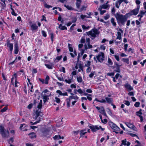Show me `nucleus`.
I'll return each instance as SVG.
<instances>
[{"mask_svg": "<svg viewBox=\"0 0 146 146\" xmlns=\"http://www.w3.org/2000/svg\"><path fill=\"white\" fill-rule=\"evenodd\" d=\"M11 10L12 11L11 12L12 14L14 16H16L17 15V14L15 13L14 9L13 8H11Z\"/></svg>", "mask_w": 146, "mask_h": 146, "instance_id": "nucleus-46", "label": "nucleus"}, {"mask_svg": "<svg viewBox=\"0 0 146 146\" xmlns=\"http://www.w3.org/2000/svg\"><path fill=\"white\" fill-rule=\"evenodd\" d=\"M85 39L82 37L80 40V42L82 43H84L85 42Z\"/></svg>", "mask_w": 146, "mask_h": 146, "instance_id": "nucleus-55", "label": "nucleus"}, {"mask_svg": "<svg viewBox=\"0 0 146 146\" xmlns=\"http://www.w3.org/2000/svg\"><path fill=\"white\" fill-rule=\"evenodd\" d=\"M45 66L48 69H52L53 67V64L52 63H50V64H45Z\"/></svg>", "mask_w": 146, "mask_h": 146, "instance_id": "nucleus-16", "label": "nucleus"}, {"mask_svg": "<svg viewBox=\"0 0 146 146\" xmlns=\"http://www.w3.org/2000/svg\"><path fill=\"white\" fill-rule=\"evenodd\" d=\"M110 16L109 15L107 14L104 17V19L105 20H107L109 18Z\"/></svg>", "mask_w": 146, "mask_h": 146, "instance_id": "nucleus-56", "label": "nucleus"}, {"mask_svg": "<svg viewBox=\"0 0 146 146\" xmlns=\"http://www.w3.org/2000/svg\"><path fill=\"white\" fill-rule=\"evenodd\" d=\"M28 135L30 136V137L31 139L36 138V135L34 132L31 133H29Z\"/></svg>", "mask_w": 146, "mask_h": 146, "instance_id": "nucleus-18", "label": "nucleus"}, {"mask_svg": "<svg viewBox=\"0 0 146 146\" xmlns=\"http://www.w3.org/2000/svg\"><path fill=\"white\" fill-rule=\"evenodd\" d=\"M86 34L88 36L90 35L91 36V38L92 40H93L98 35H99L100 33V31L98 30L96 28H94L92 29L91 31L86 32Z\"/></svg>", "mask_w": 146, "mask_h": 146, "instance_id": "nucleus-2", "label": "nucleus"}, {"mask_svg": "<svg viewBox=\"0 0 146 146\" xmlns=\"http://www.w3.org/2000/svg\"><path fill=\"white\" fill-rule=\"evenodd\" d=\"M64 7H66L68 10H73L74 8L72 7L71 6H70L68 5H64Z\"/></svg>", "mask_w": 146, "mask_h": 146, "instance_id": "nucleus-24", "label": "nucleus"}, {"mask_svg": "<svg viewBox=\"0 0 146 146\" xmlns=\"http://www.w3.org/2000/svg\"><path fill=\"white\" fill-rule=\"evenodd\" d=\"M77 92H78L80 94H81L83 93L82 91L80 88L78 90H77Z\"/></svg>", "mask_w": 146, "mask_h": 146, "instance_id": "nucleus-59", "label": "nucleus"}, {"mask_svg": "<svg viewBox=\"0 0 146 146\" xmlns=\"http://www.w3.org/2000/svg\"><path fill=\"white\" fill-rule=\"evenodd\" d=\"M105 111L104 108L102 106L100 107V109L99 111V112L100 113L102 114L103 112Z\"/></svg>", "mask_w": 146, "mask_h": 146, "instance_id": "nucleus-37", "label": "nucleus"}, {"mask_svg": "<svg viewBox=\"0 0 146 146\" xmlns=\"http://www.w3.org/2000/svg\"><path fill=\"white\" fill-rule=\"evenodd\" d=\"M124 86L129 91L133 90V88L131 87L128 83L125 84Z\"/></svg>", "mask_w": 146, "mask_h": 146, "instance_id": "nucleus-10", "label": "nucleus"}, {"mask_svg": "<svg viewBox=\"0 0 146 146\" xmlns=\"http://www.w3.org/2000/svg\"><path fill=\"white\" fill-rule=\"evenodd\" d=\"M50 36L52 42L53 41V38H54V33L52 32L50 33Z\"/></svg>", "mask_w": 146, "mask_h": 146, "instance_id": "nucleus-40", "label": "nucleus"}, {"mask_svg": "<svg viewBox=\"0 0 146 146\" xmlns=\"http://www.w3.org/2000/svg\"><path fill=\"white\" fill-rule=\"evenodd\" d=\"M120 4L118 3V0L115 3V6L117 8H119Z\"/></svg>", "mask_w": 146, "mask_h": 146, "instance_id": "nucleus-49", "label": "nucleus"}, {"mask_svg": "<svg viewBox=\"0 0 146 146\" xmlns=\"http://www.w3.org/2000/svg\"><path fill=\"white\" fill-rule=\"evenodd\" d=\"M114 16L117 19L118 24L120 26L122 25L124 26L125 23L127 21V19L129 17L127 13L125 15H123L117 13L115 14Z\"/></svg>", "mask_w": 146, "mask_h": 146, "instance_id": "nucleus-1", "label": "nucleus"}, {"mask_svg": "<svg viewBox=\"0 0 146 146\" xmlns=\"http://www.w3.org/2000/svg\"><path fill=\"white\" fill-rule=\"evenodd\" d=\"M117 37L116 39H117L121 40V33L118 31L117 32Z\"/></svg>", "mask_w": 146, "mask_h": 146, "instance_id": "nucleus-25", "label": "nucleus"}, {"mask_svg": "<svg viewBox=\"0 0 146 146\" xmlns=\"http://www.w3.org/2000/svg\"><path fill=\"white\" fill-rule=\"evenodd\" d=\"M118 3H119V4H121L123 2H124L126 4L128 3V2L127 0H118Z\"/></svg>", "mask_w": 146, "mask_h": 146, "instance_id": "nucleus-36", "label": "nucleus"}, {"mask_svg": "<svg viewBox=\"0 0 146 146\" xmlns=\"http://www.w3.org/2000/svg\"><path fill=\"white\" fill-rule=\"evenodd\" d=\"M140 7L138 6L137 8L130 11L129 13H127V15L129 17L132 15H136L138 13L139 9Z\"/></svg>", "mask_w": 146, "mask_h": 146, "instance_id": "nucleus-4", "label": "nucleus"}, {"mask_svg": "<svg viewBox=\"0 0 146 146\" xmlns=\"http://www.w3.org/2000/svg\"><path fill=\"white\" fill-rule=\"evenodd\" d=\"M91 62L90 61H88L86 64H85V66L88 67H90V65Z\"/></svg>", "mask_w": 146, "mask_h": 146, "instance_id": "nucleus-45", "label": "nucleus"}, {"mask_svg": "<svg viewBox=\"0 0 146 146\" xmlns=\"http://www.w3.org/2000/svg\"><path fill=\"white\" fill-rule=\"evenodd\" d=\"M111 22L112 24V25L114 27H115L116 26V23L115 21V19L114 18H112L111 19Z\"/></svg>", "mask_w": 146, "mask_h": 146, "instance_id": "nucleus-23", "label": "nucleus"}, {"mask_svg": "<svg viewBox=\"0 0 146 146\" xmlns=\"http://www.w3.org/2000/svg\"><path fill=\"white\" fill-rule=\"evenodd\" d=\"M86 7L84 5H83L81 8L78 9L80 10V11H82L84 10L85 11L86 10Z\"/></svg>", "mask_w": 146, "mask_h": 146, "instance_id": "nucleus-33", "label": "nucleus"}, {"mask_svg": "<svg viewBox=\"0 0 146 146\" xmlns=\"http://www.w3.org/2000/svg\"><path fill=\"white\" fill-rule=\"evenodd\" d=\"M82 2V0H76V6L77 8L78 9L80 8L81 3Z\"/></svg>", "mask_w": 146, "mask_h": 146, "instance_id": "nucleus-11", "label": "nucleus"}, {"mask_svg": "<svg viewBox=\"0 0 146 146\" xmlns=\"http://www.w3.org/2000/svg\"><path fill=\"white\" fill-rule=\"evenodd\" d=\"M44 5L45 7L48 9H49L50 8H51L52 7V6L47 5V4L46 3H44Z\"/></svg>", "mask_w": 146, "mask_h": 146, "instance_id": "nucleus-47", "label": "nucleus"}, {"mask_svg": "<svg viewBox=\"0 0 146 146\" xmlns=\"http://www.w3.org/2000/svg\"><path fill=\"white\" fill-rule=\"evenodd\" d=\"M35 117L37 119L38 116H40L42 117L43 115V113L41 111L40 109H38L36 110L35 112Z\"/></svg>", "mask_w": 146, "mask_h": 146, "instance_id": "nucleus-7", "label": "nucleus"}, {"mask_svg": "<svg viewBox=\"0 0 146 146\" xmlns=\"http://www.w3.org/2000/svg\"><path fill=\"white\" fill-rule=\"evenodd\" d=\"M17 57H16V58L15 59V60H14L12 62H10L9 63V64L10 65V64H13L15 62H17Z\"/></svg>", "mask_w": 146, "mask_h": 146, "instance_id": "nucleus-57", "label": "nucleus"}, {"mask_svg": "<svg viewBox=\"0 0 146 146\" xmlns=\"http://www.w3.org/2000/svg\"><path fill=\"white\" fill-rule=\"evenodd\" d=\"M48 96H43V102L44 103H45L49 99Z\"/></svg>", "mask_w": 146, "mask_h": 146, "instance_id": "nucleus-27", "label": "nucleus"}, {"mask_svg": "<svg viewBox=\"0 0 146 146\" xmlns=\"http://www.w3.org/2000/svg\"><path fill=\"white\" fill-rule=\"evenodd\" d=\"M14 48L15 54H17L18 53L19 51V47L18 44L17 42L15 43Z\"/></svg>", "mask_w": 146, "mask_h": 146, "instance_id": "nucleus-9", "label": "nucleus"}, {"mask_svg": "<svg viewBox=\"0 0 146 146\" xmlns=\"http://www.w3.org/2000/svg\"><path fill=\"white\" fill-rule=\"evenodd\" d=\"M66 100L67 103V107L68 108H69L70 107V99L68 98L66 99Z\"/></svg>", "mask_w": 146, "mask_h": 146, "instance_id": "nucleus-30", "label": "nucleus"}, {"mask_svg": "<svg viewBox=\"0 0 146 146\" xmlns=\"http://www.w3.org/2000/svg\"><path fill=\"white\" fill-rule=\"evenodd\" d=\"M106 101L107 103L109 104H111L112 102V99L111 98H109L108 97H106L105 98Z\"/></svg>", "mask_w": 146, "mask_h": 146, "instance_id": "nucleus-22", "label": "nucleus"}, {"mask_svg": "<svg viewBox=\"0 0 146 146\" xmlns=\"http://www.w3.org/2000/svg\"><path fill=\"white\" fill-rule=\"evenodd\" d=\"M13 77L12 78L11 80V82H12L13 80L14 79V77L15 78V86L17 87L18 86L17 85V83H18L17 82V75L15 73L13 76Z\"/></svg>", "mask_w": 146, "mask_h": 146, "instance_id": "nucleus-12", "label": "nucleus"}, {"mask_svg": "<svg viewBox=\"0 0 146 146\" xmlns=\"http://www.w3.org/2000/svg\"><path fill=\"white\" fill-rule=\"evenodd\" d=\"M56 92L58 94H59L60 95H62V92H61V91H60V90H57L56 91Z\"/></svg>", "mask_w": 146, "mask_h": 146, "instance_id": "nucleus-63", "label": "nucleus"}, {"mask_svg": "<svg viewBox=\"0 0 146 146\" xmlns=\"http://www.w3.org/2000/svg\"><path fill=\"white\" fill-rule=\"evenodd\" d=\"M91 70V68L90 67H88L86 70V72L87 73L90 72Z\"/></svg>", "mask_w": 146, "mask_h": 146, "instance_id": "nucleus-64", "label": "nucleus"}, {"mask_svg": "<svg viewBox=\"0 0 146 146\" xmlns=\"http://www.w3.org/2000/svg\"><path fill=\"white\" fill-rule=\"evenodd\" d=\"M79 132V130H78L77 131H73L72 132V134L74 136H75L78 135Z\"/></svg>", "mask_w": 146, "mask_h": 146, "instance_id": "nucleus-38", "label": "nucleus"}, {"mask_svg": "<svg viewBox=\"0 0 146 146\" xmlns=\"http://www.w3.org/2000/svg\"><path fill=\"white\" fill-rule=\"evenodd\" d=\"M89 127L92 130V131L93 132H96L97 130H99L100 129H101L102 131H104V129L102 128L101 126H99L98 125L89 126Z\"/></svg>", "mask_w": 146, "mask_h": 146, "instance_id": "nucleus-5", "label": "nucleus"}, {"mask_svg": "<svg viewBox=\"0 0 146 146\" xmlns=\"http://www.w3.org/2000/svg\"><path fill=\"white\" fill-rule=\"evenodd\" d=\"M121 60L124 62L126 63L127 64H129V58H123Z\"/></svg>", "mask_w": 146, "mask_h": 146, "instance_id": "nucleus-26", "label": "nucleus"}, {"mask_svg": "<svg viewBox=\"0 0 146 146\" xmlns=\"http://www.w3.org/2000/svg\"><path fill=\"white\" fill-rule=\"evenodd\" d=\"M49 79V77L48 75H47L45 80V84H48Z\"/></svg>", "mask_w": 146, "mask_h": 146, "instance_id": "nucleus-29", "label": "nucleus"}, {"mask_svg": "<svg viewBox=\"0 0 146 146\" xmlns=\"http://www.w3.org/2000/svg\"><path fill=\"white\" fill-rule=\"evenodd\" d=\"M126 142H127V140H126V139H125L122 140V144L120 146H121L122 145H126Z\"/></svg>", "mask_w": 146, "mask_h": 146, "instance_id": "nucleus-42", "label": "nucleus"}, {"mask_svg": "<svg viewBox=\"0 0 146 146\" xmlns=\"http://www.w3.org/2000/svg\"><path fill=\"white\" fill-rule=\"evenodd\" d=\"M82 28L84 30L88 29L90 28V27L89 26L86 27L84 25H82Z\"/></svg>", "mask_w": 146, "mask_h": 146, "instance_id": "nucleus-41", "label": "nucleus"}, {"mask_svg": "<svg viewBox=\"0 0 146 146\" xmlns=\"http://www.w3.org/2000/svg\"><path fill=\"white\" fill-rule=\"evenodd\" d=\"M103 9H106L108 7H110V5H109L106 4H104L102 5Z\"/></svg>", "mask_w": 146, "mask_h": 146, "instance_id": "nucleus-32", "label": "nucleus"}, {"mask_svg": "<svg viewBox=\"0 0 146 146\" xmlns=\"http://www.w3.org/2000/svg\"><path fill=\"white\" fill-rule=\"evenodd\" d=\"M60 29L62 30H67V27L64 26H62V24H60L58 27Z\"/></svg>", "mask_w": 146, "mask_h": 146, "instance_id": "nucleus-21", "label": "nucleus"}, {"mask_svg": "<svg viewBox=\"0 0 146 146\" xmlns=\"http://www.w3.org/2000/svg\"><path fill=\"white\" fill-rule=\"evenodd\" d=\"M124 50L125 51H126L127 50V49L128 47V44H126L124 45Z\"/></svg>", "mask_w": 146, "mask_h": 146, "instance_id": "nucleus-60", "label": "nucleus"}, {"mask_svg": "<svg viewBox=\"0 0 146 146\" xmlns=\"http://www.w3.org/2000/svg\"><path fill=\"white\" fill-rule=\"evenodd\" d=\"M126 125L129 127L133 129H134V128H135V127L134 125L129 123H127L126 124Z\"/></svg>", "mask_w": 146, "mask_h": 146, "instance_id": "nucleus-19", "label": "nucleus"}, {"mask_svg": "<svg viewBox=\"0 0 146 146\" xmlns=\"http://www.w3.org/2000/svg\"><path fill=\"white\" fill-rule=\"evenodd\" d=\"M100 48L102 50H104L106 49V46L104 45H101L100 47Z\"/></svg>", "mask_w": 146, "mask_h": 146, "instance_id": "nucleus-61", "label": "nucleus"}, {"mask_svg": "<svg viewBox=\"0 0 146 146\" xmlns=\"http://www.w3.org/2000/svg\"><path fill=\"white\" fill-rule=\"evenodd\" d=\"M68 47L69 49V51L70 52L73 51V49L72 47V45L69 43L68 44Z\"/></svg>", "mask_w": 146, "mask_h": 146, "instance_id": "nucleus-31", "label": "nucleus"}, {"mask_svg": "<svg viewBox=\"0 0 146 146\" xmlns=\"http://www.w3.org/2000/svg\"><path fill=\"white\" fill-rule=\"evenodd\" d=\"M7 46L9 47V50L11 53L12 52L13 48V44L12 43H11L10 42L9 40H7Z\"/></svg>", "mask_w": 146, "mask_h": 146, "instance_id": "nucleus-8", "label": "nucleus"}, {"mask_svg": "<svg viewBox=\"0 0 146 146\" xmlns=\"http://www.w3.org/2000/svg\"><path fill=\"white\" fill-rule=\"evenodd\" d=\"M77 81L79 83H81L82 81V78L81 76L77 77Z\"/></svg>", "mask_w": 146, "mask_h": 146, "instance_id": "nucleus-39", "label": "nucleus"}, {"mask_svg": "<svg viewBox=\"0 0 146 146\" xmlns=\"http://www.w3.org/2000/svg\"><path fill=\"white\" fill-rule=\"evenodd\" d=\"M1 5L2 6V9H4L6 7L5 2H4L3 3H1Z\"/></svg>", "mask_w": 146, "mask_h": 146, "instance_id": "nucleus-48", "label": "nucleus"}, {"mask_svg": "<svg viewBox=\"0 0 146 146\" xmlns=\"http://www.w3.org/2000/svg\"><path fill=\"white\" fill-rule=\"evenodd\" d=\"M61 137L60 135H56L55 136L53 137V138L54 140L58 139V140L61 139Z\"/></svg>", "mask_w": 146, "mask_h": 146, "instance_id": "nucleus-34", "label": "nucleus"}, {"mask_svg": "<svg viewBox=\"0 0 146 146\" xmlns=\"http://www.w3.org/2000/svg\"><path fill=\"white\" fill-rule=\"evenodd\" d=\"M7 106L8 105H7L6 106H5L1 110V112H4L5 111L8 109Z\"/></svg>", "mask_w": 146, "mask_h": 146, "instance_id": "nucleus-35", "label": "nucleus"}, {"mask_svg": "<svg viewBox=\"0 0 146 146\" xmlns=\"http://www.w3.org/2000/svg\"><path fill=\"white\" fill-rule=\"evenodd\" d=\"M101 54H99L98 55L96 56V58L98 61L102 62L104 60V59L102 58L101 57Z\"/></svg>", "mask_w": 146, "mask_h": 146, "instance_id": "nucleus-13", "label": "nucleus"}, {"mask_svg": "<svg viewBox=\"0 0 146 146\" xmlns=\"http://www.w3.org/2000/svg\"><path fill=\"white\" fill-rule=\"evenodd\" d=\"M107 76H113L114 75V72H111L108 73L107 74Z\"/></svg>", "mask_w": 146, "mask_h": 146, "instance_id": "nucleus-51", "label": "nucleus"}, {"mask_svg": "<svg viewBox=\"0 0 146 146\" xmlns=\"http://www.w3.org/2000/svg\"><path fill=\"white\" fill-rule=\"evenodd\" d=\"M108 62L109 65H112L113 64L111 60L109 58H108Z\"/></svg>", "mask_w": 146, "mask_h": 146, "instance_id": "nucleus-44", "label": "nucleus"}, {"mask_svg": "<svg viewBox=\"0 0 146 146\" xmlns=\"http://www.w3.org/2000/svg\"><path fill=\"white\" fill-rule=\"evenodd\" d=\"M0 134L3 137H7L9 134V131L5 130L3 126L0 125Z\"/></svg>", "mask_w": 146, "mask_h": 146, "instance_id": "nucleus-3", "label": "nucleus"}, {"mask_svg": "<svg viewBox=\"0 0 146 146\" xmlns=\"http://www.w3.org/2000/svg\"><path fill=\"white\" fill-rule=\"evenodd\" d=\"M123 102L127 106H129L130 104L129 102L127 100H124Z\"/></svg>", "mask_w": 146, "mask_h": 146, "instance_id": "nucleus-43", "label": "nucleus"}, {"mask_svg": "<svg viewBox=\"0 0 146 146\" xmlns=\"http://www.w3.org/2000/svg\"><path fill=\"white\" fill-rule=\"evenodd\" d=\"M140 103L139 102H136L134 104V106L136 107H138L139 106Z\"/></svg>", "mask_w": 146, "mask_h": 146, "instance_id": "nucleus-50", "label": "nucleus"}, {"mask_svg": "<svg viewBox=\"0 0 146 146\" xmlns=\"http://www.w3.org/2000/svg\"><path fill=\"white\" fill-rule=\"evenodd\" d=\"M42 35L44 37L46 36V34L45 32L44 31H42Z\"/></svg>", "mask_w": 146, "mask_h": 146, "instance_id": "nucleus-52", "label": "nucleus"}, {"mask_svg": "<svg viewBox=\"0 0 146 146\" xmlns=\"http://www.w3.org/2000/svg\"><path fill=\"white\" fill-rule=\"evenodd\" d=\"M55 100L56 102L57 103H59L60 102V99L57 97L55 98Z\"/></svg>", "mask_w": 146, "mask_h": 146, "instance_id": "nucleus-53", "label": "nucleus"}, {"mask_svg": "<svg viewBox=\"0 0 146 146\" xmlns=\"http://www.w3.org/2000/svg\"><path fill=\"white\" fill-rule=\"evenodd\" d=\"M32 30L33 31L34 30H37L38 29V26L36 25V24H33L31 26Z\"/></svg>", "mask_w": 146, "mask_h": 146, "instance_id": "nucleus-17", "label": "nucleus"}, {"mask_svg": "<svg viewBox=\"0 0 146 146\" xmlns=\"http://www.w3.org/2000/svg\"><path fill=\"white\" fill-rule=\"evenodd\" d=\"M73 81V76H72V77L70 78H68V79H65L64 80V81H65L66 83H68L69 84H70Z\"/></svg>", "mask_w": 146, "mask_h": 146, "instance_id": "nucleus-15", "label": "nucleus"}, {"mask_svg": "<svg viewBox=\"0 0 146 146\" xmlns=\"http://www.w3.org/2000/svg\"><path fill=\"white\" fill-rule=\"evenodd\" d=\"M80 137L85 135V134L87 133V131L86 129L82 130L80 131Z\"/></svg>", "mask_w": 146, "mask_h": 146, "instance_id": "nucleus-14", "label": "nucleus"}, {"mask_svg": "<svg viewBox=\"0 0 146 146\" xmlns=\"http://www.w3.org/2000/svg\"><path fill=\"white\" fill-rule=\"evenodd\" d=\"M94 75V72L92 73L89 75V77L90 78H92Z\"/></svg>", "mask_w": 146, "mask_h": 146, "instance_id": "nucleus-62", "label": "nucleus"}, {"mask_svg": "<svg viewBox=\"0 0 146 146\" xmlns=\"http://www.w3.org/2000/svg\"><path fill=\"white\" fill-rule=\"evenodd\" d=\"M62 55H61L60 56H57L55 59L54 60V62L56 63L58 62V61L61 60L62 58Z\"/></svg>", "mask_w": 146, "mask_h": 146, "instance_id": "nucleus-20", "label": "nucleus"}, {"mask_svg": "<svg viewBox=\"0 0 146 146\" xmlns=\"http://www.w3.org/2000/svg\"><path fill=\"white\" fill-rule=\"evenodd\" d=\"M136 115L137 116H138L140 117V119L141 122H142V121L143 120V116L141 115H139L138 114H137Z\"/></svg>", "mask_w": 146, "mask_h": 146, "instance_id": "nucleus-54", "label": "nucleus"}, {"mask_svg": "<svg viewBox=\"0 0 146 146\" xmlns=\"http://www.w3.org/2000/svg\"><path fill=\"white\" fill-rule=\"evenodd\" d=\"M108 123L110 127L112 129L117 131H120V128L113 122L110 121Z\"/></svg>", "mask_w": 146, "mask_h": 146, "instance_id": "nucleus-6", "label": "nucleus"}, {"mask_svg": "<svg viewBox=\"0 0 146 146\" xmlns=\"http://www.w3.org/2000/svg\"><path fill=\"white\" fill-rule=\"evenodd\" d=\"M114 56L116 60L118 61H119V57L118 56H117L116 55H114Z\"/></svg>", "mask_w": 146, "mask_h": 146, "instance_id": "nucleus-58", "label": "nucleus"}, {"mask_svg": "<svg viewBox=\"0 0 146 146\" xmlns=\"http://www.w3.org/2000/svg\"><path fill=\"white\" fill-rule=\"evenodd\" d=\"M116 65L117 66V70H114L113 72H120V70L119 66L117 63L116 64Z\"/></svg>", "mask_w": 146, "mask_h": 146, "instance_id": "nucleus-28", "label": "nucleus"}]
</instances>
